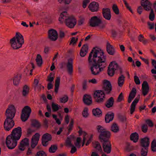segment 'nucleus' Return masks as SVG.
<instances>
[{
	"instance_id": "62",
	"label": "nucleus",
	"mask_w": 156,
	"mask_h": 156,
	"mask_svg": "<svg viewBox=\"0 0 156 156\" xmlns=\"http://www.w3.org/2000/svg\"><path fill=\"white\" fill-rule=\"evenodd\" d=\"M119 118L122 122H124L126 120V118L124 115H120L119 116Z\"/></svg>"
},
{
	"instance_id": "23",
	"label": "nucleus",
	"mask_w": 156,
	"mask_h": 156,
	"mask_svg": "<svg viewBox=\"0 0 156 156\" xmlns=\"http://www.w3.org/2000/svg\"><path fill=\"white\" fill-rule=\"evenodd\" d=\"M89 8L92 12L97 11L98 9V4L96 2H93L89 5Z\"/></svg>"
},
{
	"instance_id": "58",
	"label": "nucleus",
	"mask_w": 156,
	"mask_h": 156,
	"mask_svg": "<svg viewBox=\"0 0 156 156\" xmlns=\"http://www.w3.org/2000/svg\"><path fill=\"white\" fill-rule=\"evenodd\" d=\"M52 21V19L50 16H48L46 18L45 21L48 23H51Z\"/></svg>"
},
{
	"instance_id": "36",
	"label": "nucleus",
	"mask_w": 156,
	"mask_h": 156,
	"mask_svg": "<svg viewBox=\"0 0 156 156\" xmlns=\"http://www.w3.org/2000/svg\"><path fill=\"white\" fill-rule=\"evenodd\" d=\"M93 146L100 152H102V149L99 143L98 142L93 143Z\"/></svg>"
},
{
	"instance_id": "37",
	"label": "nucleus",
	"mask_w": 156,
	"mask_h": 156,
	"mask_svg": "<svg viewBox=\"0 0 156 156\" xmlns=\"http://www.w3.org/2000/svg\"><path fill=\"white\" fill-rule=\"evenodd\" d=\"M32 126L37 128H39L41 126V124L37 120L34 119L32 121Z\"/></svg>"
},
{
	"instance_id": "51",
	"label": "nucleus",
	"mask_w": 156,
	"mask_h": 156,
	"mask_svg": "<svg viewBox=\"0 0 156 156\" xmlns=\"http://www.w3.org/2000/svg\"><path fill=\"white\" fill-rule=\"evenodd\" d=\"M36 156H46V155L44 151H40L37 153Z\"/></svg>"
},
{
	"instance_id": "16",
	"label": "nucleus",
	"mask_w": 156,
	"mask_h": 156,
	"mask_svg": "<svg viewBox=\"0 0 156 156\" xmlns=\"http://www.w3.org/2000/svg\"><path fill=\"white\" fill-rule=\"evenodd\" d=\"M40 135L38 133H36L34 135L32 138L31 147L34 148L37 145L39 140Z\"/></svg>"
},
{
	"instance_id": "43",
	"label": "nucleus",
	"mask_w": 156,
	"mask_h": 156,
	"mask_svg": "<svg viewBox=\"0 0 156 156\" xmlns=\"http://www.w3.org/2000/svg\"><path fill=\"white\" fill-rule=\"evenodd\" d=\"M88 109L87 108L85 107L84 108L82 113L83 116L84 118H87L89 115Z\"/></svg>"
},
{
	"instance_id": "38",
	"label": "nucleus",
	"mask_w": 156,
	"mask_h": 156,
	"mask_svg": "<svg viewBox=\"0 0 156 156\" xmlns=\"http://www.w3.org/2000/svg\"><path fill=\"white\" fill-rule=\"evenodd\" d=\"M60 80V79L59 77H57L55 81V92L56 93L58 92V90Z\"/></svg>"
},
{
	"instance_id": "14",
	"label": "nucleus",
	"mask_w": 156,
	"mask_h": 156,
	"mask_svg": "<svg viewBox=\"0 0 156 156\" xmlns=\"http://www.w3.org/2000/svg\"><path fill=\"white\" fill-rule=\"evenodd\" d=\"M101 20L97 16H94L90 19V26L92 27L98 26L101 23Z\"/></svg>"
},
{
	"instance_id": "28",
	"label": "nucleus",
	"mask_w": 156,
	"mask_h": 156,
	"mask_svg": "<svg viewBox=\"0 0 156 156\" xmlns=\"http://www.w3.org/2000/svg\"><path fill=\"white\" fill-rule=\"evenodd\" d=\"M138 101L139 99L136 98L132 102L130 108V113L131 114H132L135 111V106L136 105V104L138 102Z\"/></svg>"
},
{
	"instance_id": "9",
	"label": "nucleus",
	"mask_w": 156,
	"mask_h": 156,
	"mask_svg": "<svg viewBox=\"0 0 156 156\" xmlns=\"http://www.w3.org/2000/svg\"><path fill=\"white\" fill-rule=\"evenodd\" d=\"M31 108L28 106H25L23 109L21 115V118L23 122L27 120L31 112Z\"/></svg>"
},
{
	"instance_id": "29",
	"label": "nucleus",
	"mask_w": 156,
	"mask_h": 156,
	"mask_svg": "<svg viewBox=\"0 0 156 156\" xmlns=\"http://www.w3.org/2000/svg\"><path fill=\"white\" fill-rule=\"evenodd\" d=\"M114 102L113 98L111 97L107 101L105 105L107 108H110L113 106Z\"/></svg>"
},
{
	"instance_id": "35",
	"label": "nucleus",
	"mask_w": 156,
	"mask_h": 156,
	"mask_svg": "<svg viewBox=\"0 0 156 156\" xmlns=\"http://www.w3.org/2000/svg\"><path fill=\"white\" fill-rule=\"evenodd\" d=\"M125 77L123 75L120 76L118 79V83L119 86L121 87L124 83Z\"/></svg>"
},
{
	"instance_id": "33",
	"label": "nucleus",
	"mask_w": 156,
	"mask_h": 156,
	"mask_svg": "<svg viewBox=\"0 0 156 156\" xmlns=\"http://www.w3.org/2000/svg\"><path fill=\"white\" fill-rule=\"evenodd\" d=\"M131 140L133 141L134 142H136L138 140V135L136 133H132L130 136Z\"/></svg>"
},
{
	"instance_id": "11",
	"label": "nucleus",
	"mask_w": 156,
	"mask_h": 156,
	"mask_svg": "<svg viewBox=\"0 0 156 156\" xmlns=\"http://www.w3.org/2000/svg\"><path fill=\"white\" fill-rule=\"evenodd\" d=\"M75 139V136L71 135L67 137L66 141V146L72 147L70 152L72 154L74 153L76 151V147L71 143L72 140Z\"/></svg>"
},
{
	"instance_id": "1",
	"label": "nucleus",
	"mask_w": 156,
	"mask_h": 156,
	"mask_svg": "<svg viewBox=\"0 0 156 156\" xmlns=\"http://www.w3.org/2000/svg\"><path fill=\"white\" fill-rule=\"evenodd\" d=\"M89 64L92 65L90 69L94 75L98 74L106 66V57L102 50L95 47L89 54L88 58Z\"/></svg>"
},
{
	"instance_id": "3",
	"label": "nucleus",
	"mask_w": 156,
	"mask_h": 156,
	"mask_svg": "<svg viewBox=\"0 0 156 156\" xmlns=\"http://www.w3.org/2000/svg\"><path fill=\"white\" fill-rule=\"evenodd\" d=\"M103 91L98 90L94 93V97L96 101L98 103L103 102L105 94H109L112 90V85L109 81L105 80L103 85Z\"/></svg>"
},
{
	"instance_id": "17",
	"label": "nucleus",
	"mask_w": 156,
	"mask_h": 156,
	"mask_svg": "<svg viewBox=\"0 0 156 156\" xmlns=\"http://www.w3.org/2000/svg\"><path fill=\"white\" fill-rule=\"evenodd\" d=\"M29 144V139L27 138H25L20 142L19 146V149L21 151H24L25 149V147L28 146Z\"/></svg>"
},
{
	"instance_id": "50",
	"label": "nucleus",
	"mask_w": 156,
	"mask_h": 156,
	"mask_svg": "<svg viewBox=\"0 0 156 156\" xmlns=\"http://www.w3.org/2000/svg\"><path fill=\"white\" fill-rule=\"evenodd\" d=\"M52 76V73H51L48 77V81L50 83H51L53 81L54 79V77Z\"/></svg>"
},
{
	"instance_id": "31",
	"label": "nucleus",
	"mask_w": 156,
	"mask_h": 156,
	"mask_svg": "<svg viewBox=\"0 0 156 156\" xmlns=\"http://www.w3.org/2000/svg\"><path fill=\"white\" fill-rule=\"evenodd\" d=\"M29 92V88L27 85H25L23 89L22 94L23 97L27 96Z\"/></svg>"
},
{
	"instance_id": "22",
	"label": "nucleus",
	"mask_w": 156,
	"mask_h": 156,
	"mask_svg": "<svg viewBox=\"0 0 156 156\" xmlns=\"http://www.w3.org/2000/svg\"><path fill=\"white\" fill-rule=\"evenodd\" d=\"M142 86L143 94L145 96L147 94L149 90L148 84L147 81H144Z\"/></svg>"
},
{
	"instance_id": "30",
	"label": "nucleus",
	"mask_w": 156,
	"mask_h": 156,
	"mask_svg": "<svg viewBox=\"0 0 156 156\" xmlns=\"http://www.w3.org/2000/svg\"><path fill=\"white\" fill-rule=\"evenodd\" d=\"M21 77V76L20 74L15 76L13 79V83L14 85H17L19 83Z\"/></svg>"
},
{
	"instance_id": "57",
	"label": "nucleus",
	"mask_w": 156,
	"mask_h": 156,
	"mask_svg": "<svg viewBox=\"0 0 156 156\" xmlns=\"http://www.w3.org/2000/svg\"><path fill=\"white\" fill-rule=\"evenodd\" d=\"M87 82L86 80H84L83 83V90H86L87 88Z\"/></svg>"
},
{
	"instance_id": "61",
	"label": "nucleus",
	"mask_w": 156,
	"mask_h": 156,
	"mask_svg": "<svg viewBox=\"0 0 156 156\" xmlns=\"http://www.w3.org/2000/svg\"><path fill=\"white\" fill-rule=\"evenodd\" d=\"M118 99V101L119 102L121 101L123 99V96L122 93H121L119 95Z\"/></svg>"
},
{
	"instance_id": "26",
	"label": "nucleus",
	"mask_w": 156,
	"mask_h": 156,
	"mask_svg": "<svg viewBox=\"0 0 156 156\" xmlns=\"http://www.w3.org/2000/svg\"><path fill=\"white\" fill-rule=\"evenodd\" d=\"M114 114L112 112H108L105 115V119L106 123H109L114 118Z\"/></svg>"
},
{
	"instance_id": "53",
	"label": "nucleus",
	"mask_w": 156,
	"mask_h": 156,
	"mask_svg": "<svg viewBox=\"0 0 156 156\" xmlns=\"http://www.w3.org/2000/svg\"><path fill=\"white\" fill-rule=\"evenodd\" d=\"M60 3L63 2L66 4H69L72 0H58Z\"/></svg>"
},
{
	"instance_id": "24",
	"label": "nucleus",
	"mask_w": 156,
	"mask_h": 156,
	"mask_svg": "<svg viewBox=\"0 0 156 156\" xmlns=\"http://www.w3.org/2000/svg\"><path fill=\"white\" fill-rule=\"evenodd\" d=\"M88 46L87 44H84L82 46L80 52V55L81 57H84L87 52Z\"/></svg>"
},
{
	"instance_id": "21",
	"label": "nucleus",
	"mask_w": 156,
	"mask_h": 156,
	"mask_svg": "<svg viewBox=\"0 0 156 156\" xmlns=\"http://www.w3.org/2000/svg\"><path fill=\"white\" fill-rule=\"evenodd\" d=\"M141 5L146 10H149L151 9L152 4L147 0H142Z\"/></svg>"
},
{
	"instance_id": "49",
	"label": "nucleus",
	"mask_w": 156,
	"mask_h": 156,
	"mask_svg": "<svg viewBox=\"0 0 156 156\" xmlns=\"http://www.w3.org/2000/svg\"><path fill=\"white\" fill-rule=\"evenodd\" d=\"M134 80L137 85L140 84V80L139 77L136 76H134Z\"/></svg>"
},
{
	"instance_id": "2",
	"label": "nucleus",
	"mask_w": 156,
	"mask_h": 156,
	"mask_svg": "<svg viewBox=\"0 0 156 156\" xmlns=\"http://www.w3.org/2000/svg\"><path fill=\"white\" fill-rule=\"evenodd\" d=\"M15 109L14 106L11 105L9 106L6 111V116L4 122V127L5 130L9 131L14 125V122L13 120L15 114Z\"/></svg>"
},
{
	"instance_id": "20",
	"label": "nucleus",
	"mask_w": 156,
	"mask_h": 156,
	"mask_svg": "<svg viewBox=\"0 0 156 156\" xmlns=\"http://www.w3.org/2000/svg\"><path fill=\"white\" fill-rule=\"evenodd\" d=\"M66 67L68 73L71 75L73 73V59L72 58H70L68 60Z\"/></svg>"
},
{
	"instance_id": "56",
	"label": "nucleus",
	"mask_w": 156,
	"mask_h": 156,
	"mask_svg": "<svg viewBox=\"0 0 156 156\" xmlns=\"http://www.w3.org/2000/svg\"><path fill=\"white\" fill-rule=\"evenodd\" d=\"M93 136V135H90V137L89 138V139L87 141L86 143V145L87 146L91 142L92 140Z\"/></svg>"
},
{
	"instance_id": "55",
	"label": "nucleus",
	"mask_w": 156,
	"mask_h": 156,
	"mask_svg": "<svg viewBox=\"0 0 156 156\" xmlns=\"http://www.w3.org/2000/svg\"><path fill=\"white\" fill-rule=\"evenodd\" d=\"M90 2L89 0H84L83 2V7L84 8H86L87 4Z\"/></svg>"
},
{
	"instance_id": "34",
	"label": "nucleus",
	"mask_w": 156,
	"mask_h": 156,
	"mask_svg": "<svg viewBox=\"0 0 156 156\" xmlns=\"http://www.w3.org/2000/svg\"><path fill=\"white\" fill-rule=\"evenodd\" d=\"M51 108L53 112H57L60 109L61 107L58 104L52 102L51 104Z\"/></svg>"
},
{
	"instance_id": "27",
	"label": "nucleus",
	"mask_w": 156,
	"mask_h": 156,
	"mask_svg": "<svg viewBox=\"0 0 156 156\" xmlns=\"http://www.w3.org/2000/svg\"><path fill=\"white\" fill-rule=\"evenodd\" d=\"M107 51L108 53L110 55H113L114 54L115 51L113 47L108 42L107 43Z\"/></svg>"
},
{
	"instance_id": "41",
	"label": "nucleus",
	"mask_w": 156,
	"mask_h": 156,
	"mask_svg": "<svg viewBox=\"0 0 156 156\" xmlns=\"http://www.w3.org/2000/svg\"><path fill=\"white\" fill-rule=\"evenodd\" d=\"M57 149V147L56 145H52L49 148V151L50 153H54Z\"/></svg>"
},
{
	"instance_id": "63",
	"label": "nucleus",
	"mask_w": 156,
	"mask_h": 156,
	"mask_svg": "<svg viewBox=\"0 0 156 156\" xmlns=\"http://www.w3.org/2000/svg\"><path fill=\"white\" fill-rule=\"evenodd\" d=\"M77 40V38H76L75 37H73L71 40L70 43H72L73 44H74L76 43Z\"/></svg>"
},
{
	"instance_id": "32",
	"label": "nucleus",
	"mask_w": 156,
	"mask_h": 156,
	"mask_svg": "<svg viewBox=\"0 0 156 156\" xmlns=\"http://www.w3.org/2000/svg\"><path fill=\"white\" fill-rule=\"evenodd\" d=\"M92 113L94 115L96 116H100L102 115V112L98 108L93 109Z\"/></svg>"
},
{
	"instance_id": "15",
	"label": "nucleus",
	"mask_w": 156,
	"mask_h": 156,
	"mask_svg": "<svg viewBox=\"0 0 156 156\" xmlns=\"http://www.w3.org/2000/svg\"><path fill=\"white\" fill-rule=\"evenodd\" d=\"M48 37L51 41H55L58 37L57 31L54 29H51L48 32Z\"/></svg>"
},
{
	"instance_id": "25",
	"label": "nucleus",
	"mask_w": 156,
	"mask_h": 156,
	"mask_svg": "<svg viewBox=\"0 0 156 156\" xmlns=\"http://www.w3.org/2000/svg\"><path fill=\"white\" fill-rule=\"evenodd\" d=\"M83 101L85 104L88 105H90L92 102L91 98L90 95H84L83 98Z\"/></svg>"
},
{
	"instance_id": "4",
	"label": "nucleus",
	"mask_w": 156,
	"mask_h": 156,
	"mask_svg": "<svg viewBox=\"0 0 156 156\" xmlns=\"http://www.w3.org/2000/svg\"><path fill=\"white\" fill-rule=\"evenodd\" d=\"M59 20L61 22L65 21L66 25L70 28H73L76 23L75 19L73 16H69L66 11L63 12L61 14Z\"/></svg>"
},
{
	"instance_id": "40",
	"label": "nucleus",
	"mask_w": 156,
	"mask_h": 156,
	"mask_svg": "<svg viewBox=\"0 0 156 156\" xmlns=\"http://www.w3.org/2000/svg\"><path fill=\"white\" fill-rule=\"evenodd\" d=\"M151 148L152 151L156 152V140L155 139L151 142Z\"/></svg>"
},
{
	"instance_id": "52",
	"label": "nucleus",
	"mask_w": 156,
	"mask_h": 156,
	"mask_svg": "<svg viewBox=\"0 0 156 156\" xmlns=\"http://www.w3.org/2000/svg\"><path fill=\"white\" fill-rule=\"evenodd\" d=\"M142 129L144 133H146L147 130V126L146 124L143 125L142 127Z\"/></svg>"
},
{
	"instance_id": "59",
	"label": "nucleus",
	"mask_w": 156,
	"mask_h": 156,
	"mask_svg": "<svg viewBox=\"0 0 156 156\" xmlns=\"http://www.w3.org/2000/svg\"><path fill=\"white\" fill-rule=\"evenodd\" d=\"M33 131L31 129L29 128L27 131V136L28 137L30 136L32 134Z\"/></svg>"
},
{
	"instance_id": "13",
	"label": "nucleus",
	"mask_w": 156,
	"mask_h": 156,
	"mask_svg": "<svg viewBox=\"0 0 156 156\" xmlns=\"http://www.w3.org/2000/svg\"><path fill=\"white\" fill-rule=\"evenodd\" d=\"M52 138L51 135L48 133H46L44 134L42 139V145L44 146H47L49 144V141L51 140Z\"/></svg>"
},
{
	"instance_id": "64",
	"label": "nucleus",
	"mask_w": 156,
	"mask_h": 156,
	"mask_svg": "<svg viewBox=\"0 0 156 156\" xmlns=\"http://www.w3.org/2000/svg\"><path fill=\"white\" fill-rule=\"evenodd\" d=\"M143 10V7L141 6H139L137 9V12L140 14L142 12Z\"/></svg>"
},
{
	"instance_id": "6",
	"label": "nucleus",
	"mask_w": 156,
	"mask_h": 156,
	"mask_svg": "<svg viewBox=\"0 0 156 156\" xmlns=\"http://www.w3.org/2000/svg\"><path fill=\"white\" fill-rule=\"evenodd\" d=\"M97 130L99 133V138L101 142L109 141L110 132L107 131L102 126L99 125L97 126Z\"/></svg>"
},
{
	"instance_id": "7",
	"label": "nucleus",
	"mask_w": 156,
	"mask_h": 156,
	"mask_svg": "<svg viewBox=\"0 0 156 156\" xmlns=\"http://www.w3.org/2000/svg\"><path fill=\"white\" fill-rule=\"evenodd\" d=\"M149 144V139L147 137H145L141 140V145L143 147L141 150V156H147L148 147Z\"/></svg>"
},
{
	"instance_id": "44",
	"label": "nucleus",
	"mask_w": 156,
	"mask_h": 156,
	"mask_svg": "<svg viewBox=\"0 0 156 156\" xmlns=\"http://www.w3.org/2000/svg\"><path fill=\"white\" fill-rule=\"evenodd\" d=\"M138 38L140 42H142L144 44H145L147 43V41L144 39V37L142 34L139 35Z\"/></svg>"
},
{
	"instance_id": "12",
	"label": "nucleus",
	"mask_w": 156,
	"mask_h": 156,
	"mask_svg": "<svg viewBox=\"0 0 156 156\" xmlns=\"http://www.w3.org/2000/svg\"><path fill=\"white\" fill-rule=\"evenodd\" d=\"M22 135V129L20 127H18L14 128L12 131L11 136H13L15 138H16L17 140H19Z\"/></svg>"
},
{
	"instance_id": "47",
	"label": "nucleus",
	"mask_w": 156,
	"mask_h": 156,
	"mask_svg": "<svg viewBox=\"0 0 156 156\" xmlns=\"http://www.w3.org/2000/svg\"><path fill=\"white\" fill-rule=\"evenodd\" d=\"M68 97L67 95H65L64 97L60 98V101L61 103H65L68 101Z\"/></svg>"
},
{
	"instance_id": "60",
	"label": "nucleus",
	"mask_w": 156,
	"mask_h": 156,
	"mask_svg": "<svg viewBox=\"0 0 156 156\" xmlns=\"http://www.w3.org/2000/svg\"><path fill=\"white\" fill-rule=\"evenodd\" d=\"M147 24L150 29H152L154 28V23H151L149 22L147 23Z\"/></svg>"
},
{
	"instance_id": "18",
	"label": "nucleus",
	"mask_w": 156,
	"mask_h": 156,
	"mask_svg": "<svg viewBox=\"0 0 156 156\" xmlns=\"http://www.w3.org/2000/svg\"><path fill=\"white\" fill-rule=\"evenodd\" d=\"M104 151L107 154L110 153L111 150V145L109 141L102 142Z\"/></svg>"
},
{
	"instance_id": "54",
	"label": "nucleus",
	"mask_w": 156,
	"mask_h": 156,
	"mask_svg": "<svg viewBox=\"0 0 156 156\" xmlns=\"http://www.w3.org/2000/svg\"><path fill=\"white\" fill-rule=\"evenodd\" d=\"M146 123L150 127H152L153 126V123L152 122L150 119H147L146 121Z\"/></svg>"
},
{
	"instance_id": "10",
	"label": "nucleus",
	"mask_w": 156,
	"mask_h": 156,
	"mask_svg": "<svg viewBox=\"0 0 156 156\" xmlns=\"http://www.w3.org/2000/svg\"><path fill=\"white\" fill-rule=\"evenodd\" d=\"M119 69H120V68L115 62H111L108 67V73L110 76H112L115 71Z\"/></svg>"
},
{
	"instance_id": "42",
	"label": "nucleus",
	"mask_w": 156,
	"mask_h": 156,
	"mask_svg": "<svg viewBox=\"0 0 156 156\" xmlns=\"http://www.w3.org/2000/svg\"><path fill=\"white\" fill-rule=\"evenodd\" d=\"M111 130L114 132H117L119 130V128L117 125L115 123H114L112 125Z\"/></svg>"
},
{
	"instance_id": "45",
	"label": "nucleus",
	"mask_w": 156,
	"mask_h": 156,
	"mask_svg": "<svg viewBox=\"0 0 156 156\" xmlns=\"http://www.w3.org/2000/svg\"><path fill=\"white\" fill-rule=\"evenodd\" d=\"M112 9L116 14H118L119 13V9L116 5L114 4L112 7Z\"/></svg>"
},
{
	"instance_id": "19",
	"label": "nucleus",
	"mask_w": 156,
	"mask_h": 156,
	"mask_svg": "<svg viewBox=\"0 0 156 156\" xmlns=\"http://www.w3.org/2000/svg\"><path fill=\"white\" fill-rule=\"evenodd\" d=\"M102 14L106 20H109L111 17L110 9L109 8H103L102 10Z\"/></svg>"
},
{
	"instance_id": "5",
	"label": "nucleus",
	"mask_w": 156,
	"mask_h": 156,
	"mask_svg": "<svg viewBox=\"0 0 156 156\" xmlns=\"http://www.w3.org/2000/svg\"><path fill=\"white\" fill-rule=\"evenodd\" d=\"M23 43V37L19 33H16L15 36L10 40L11 46L13 49L20 48Z\"/></svg>"
},
{
	"instance_id": "46",
	"label": "nucleus",
	"mask_w": 156,
	"mask_h": 156,
	"mask_svg": "<svg viewBox=\"0 0 156 156\" xmlns=\"http://www.w3.org/2000/svg\"><path fill=\"white\" fill-rule=\"evenodd\" d=\"M154 11L153 9H151L149 16V19L151 21H153L154 19Z\"/></svg>"
},
{
	"instance_id": "39",
	"label": "nucleus",
	"mask_w": 156,
	"mask_h": 156,
	"mask_svg": "<svg viewBox=\"0 0 156 156\" xmlns=\"http://www.w3.org/2000/svg\"><path fill=\"white\" fill-rule=\"evenodd\" d=\"M36 60L38 65L41 66L42 63V60L41 56L40 54L37 55Z\"/></svg>"
},
{
	"instance_id": "8",
	"label": "nucleus",
	"mask_w": 156,
	"mask_h": 156,
	"mask_svg": "<svg viewBox=\"0 0 156 156\" xmlns=\"http://www.w3.org/2000/svg\"><path fill=\"white\" fill-rule=\"evenodd\" d=\"M17 140L16 138L13 137L10 135H9L6 138V143L7 147L9 149H12L16 146L17 143Z\"/></svg>"
},
{
	"instance_id": "48",
	"label": "nucleus",
	"mask_w": 156,
	"mask_h": 156,
	"mask_svg": "<svg viewBox=\"0 0 156 156\" xmlns=\"http://www.w3.org/2000/svg\"><path fill=\"white\" fill-rule=\"evenodd\" d=\"M136 94V90L135 88H133L129 96H131L132 97L134 98L135 97Z\"/></svg>"
}]
</instances>
